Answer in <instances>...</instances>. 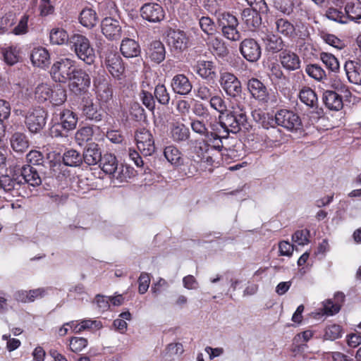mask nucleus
<instances>
[{"label":"nucleus","mask_w":361,"mask_h":361,"mask_svg":"<svg viewBox=\"0 0 361 361\" xmlns=\"http://www.w3.org/2000/svg\"><path fill=\"white\" fill-rule=\"evenodd\" d=\"M215 132L208 133L205 140L196 141L193 152L199 159L197 161L204 171L212 172L213 168L219 164L222 155L228 156L233 159L239 158L235 154L233 149L226 150V154L221 152L223 149L222 139L226 136L221 135V130L219 128H213Z\"/></svg>","instance_id":"obj_1"},{"label":"nucleus","mask_w":361,"mask_h":361,"mask_svg":"<svg viewBox=\"0 0 361 361\" xmlns=\"http://www.w3.org/2000/svg\"><path fill=\"white\" fill-rule=\"evenodd\" d=\"M70 47L78 59L86 64L91 65L94 62L96 58L94 49L85 35L73 34L70 37Z\"/></svg>","instance_id":"obj_2"},{"label":"nucleus","mask_w":361,"mask_h":361,"mask_svg":"<svg viewBox=\"0 0 361 361\" xmlns=\"http://www.w3.org/2000/svg\"><path fill=\"white\" fill-rule=\"evenodd\" d=\"M29 16L24 13L17 19L13 13H7L0 18V32L14 35H25L28 32Z\"/></svg>","instance_id":"obj_3"},{"label":"nucleus","mask_w":361,"mask_h":361,"mask_svg":"<svg viewBox=\"0 0 361 361\" xmlns=\"http://www.w3.org/2000/svg\"><path fill=\"white\" fill-rule=\"evenodd\" d=\"M75 68V61L68 58H61L54 61L50 74L53 80L60 83H66L71 78Z\"/></svg>","instance_id":"obj_4"},{"label":"nucleus","mask_w":361,"mask_h":361,"mask_svg":"<svg viewBox=\"0 0 361 361\" xmlns=\"http://www.w3.org/2000/svg\"><path fill=\"white\" fill-rule=\"evenodd\" d=\"M268 119L271 123L280 126L289 131L297 130L302 126L300 116L288 109H280L276 113L274 118L268 116Z\"/></svg>","instance_id":"obj_5"},{"label":"nucleus","mask_w":361,"mask_h":361,"mask_svg":"<svg viewBox=\"0 0 361 361\" xmlns=\"http://www.w3.org/2000/svg\"><path fill=\"white\" fill-rule=\"evenodd\" d=\"M68 81L69 90L75 95L86 92L91 84L90 76L82 68H75Z\"/></svg>","instance_id":"obj_6"},{"label":"nucleus","mask_w":361,"mask_h":361,"mask_svg":"<svg viewBox=\"0 0 361 361\" xmlns=\"http://www.w3.org/2000/svg\"><path fill=\"white\" fill-rule=\"evenodd\" d=\"M47 113L40 107L29 109L25 115V123L32 133L39 132L46 124Z\"/></svg>","instance_id":"obj_7"},{"label":"nucleus","mask_w":361,"mask_h":361,"mask_svg":"<svg viewBox=\"0 0 361 361\" xmlns=\"http://www.w3.org/2000/svg\"><path fill=\"white\" fill-rule=\"evenodd\" d=\"M166 38L168 46L174 52H183L190 44L187 34L180 30L169 29L166 32Z\"/></svg>","instance_id":"obj_8"},{"label":"nucleus","mask_w":361,"mask_h":361,"mask_svg":"<svg viewBox=\"0 0 361 361\" xmlns=\"http://www.w3.org/2000/svg\"><path fill=\"white\" fill-rule=\"evenodd\" d=\"M247 118V115L234 114L230 113L219 123L216 124V127L223 130V133H238L242 127L246 128Z\"/></svg>","instance_id":"obj_9"},{"label":"nucleus","mask_w":361,"mask_h":361,"mask_svg":"<svg viewBox=\"0 0 361 361\" xmlns=\"http://www.w3.org/2000/svg\"><path fill=\"white\" fill-rule=\"evenodd\" d=\"M219 83L223 90L229 97L235 98L241 94V82L234 74L229 72L221 73Z\"/></svg>","instance_id":"obj_10"},{"label":"nucleus","mask_w":361,"mask_h":361,"mask_svg":"<svg viewBox=\"0 0 361 361\" xmlns=\"http://www.w3.org/2000/svg\"><path fill=\"white\" fill-rule=\"evenodd\" d=\"M135 138L138 149L144 156H150L154 152V141L149 130L145 128H138Z\"/></svg>","instance_id":"obj_11"},{"label":"nucleus","mask_w":361,"mask_h":361,"mask_svg":"<svg viewBox=\"0 0 361 361\" xmlns=\"http://www.w3.org/2000/svg\"><path fill=\"white\" fill-rule=\"evenodd\" d=\"M247 88L251 97L259 104H266L270 101V95L267 87L259 79L255 78L249 79Z\"/></svg>","instance_id":"obj_12"},{"label":"nucleus","mask_w":361,"mask_h":361,"mask_svg":"<svg viewBox=\"0 0 361 361\" xmlns=\"http://www.w3.org/2000/svg\"><path fill=\"white\" fill-rule=\"evenodd\" d=\"M239 51L243 58L249 62H257L262 55L261 47L252 38L243 39L240 44Z\"/></svg>","instance_id":"obj_13"},{"label":"nucleus","mask_w":361,"mask_h":361,"mask_svg":"<svg viewBox=\"0 0 361 361\" xmlns=\"http://www.w3.org/2000/svg\"><path fill=\"white\" fill-rule=\"evenodd\" d=\"M141 16L150 23H159L165 18L162 6L157 3L145 4L140 9Z\"/></svg>","instance_id":"obj_14"},{"label":"nucleus","mask_w":361,"mask_h":361,"mask_svg":"<svg viewBox=\"0 0 361 361\" xmlns=\"http://www.w3.org/2000/svg\"><path fill=\"white\" fill-rule=\"evenodd\" d=\"M94 86L97 98L102 103H108L113 98V90L110 82L102 75L97 78L94 81Z\"/></svg>","instance_id":"obj_15"},{"label":"nucleus","mask_w":361,"mask_h":361,"mask_svg":"<svg viewBox=\"0 0 361 361\" xmlns=\"http://www.w3.org/2000/svg\"><path fill=\"white\" fill-rule=\"evenodd\" d=\"M104 63L110 74L116 79H120L124 72L122 59L115 51H108L105 55Z\"/></svg>","instance_id":"obj_16"},{"label":"nucleus","mask_w":361,"mask_h":361,"mask_svg":"<svg viewBox=\"0 0 361 361\" xmlns=\"http://www.w3.org/2000/svg\"><path fill=\"white\" fill-rule=\"evenodd\" d=\"M103 35L110 40H117L121 37L122 30L119 22L112 18H105L101 23Z\"/></svg>","instance_id":"obj_17"},{"label":"nucleus","mask_w":361,"mask_h":361,"mask_svg":"<svg viewBox=\"0 0 361 361\" xmlns=\"http://www.w3.org/2000/svg\"><path fill=\"white\" fill-rule=\"evenodd\" d=\"M345 295L341 292H338L334 295V302L331 299H328L323 302V308L320 312H315V317H320L324 314L334 315L338 313L342 303L344 302Z\"/></svg>","instance_id":"obj_18"},{"label":"nucleus","mask_w":361,"mask_h":361,"mask_svg":"<svg viewBox=\"0 0 361 361\" xmlns=\"http://www.w3.org/2000/svg\"><path fill=\"white\" fill-rule=\"evenodd\" d=\"M171 87L175 94L185 96L191 92L192 85L185 74L178 73L173 77Z\"/></svg>","instance_id":"obj_19"},{"label":"nucleus","mask_w":361,"mask_h":361,"mask_svg":"<svg viewBox=\"0 0 361 361\" xmlns=\"http://www.w3.org/2000/svg\"><path fill=\"white\" fill-rule=\"evenodd\" d=\"M259 37L268 51L275 54L283 50L284 42L279 36L272 32L264 33L262 32L259 34Z\"/></svg>","instance_id":"obj_20"},{"label":"nucleus","mask_w":361,"mask_h":361,"mask_svg":"<svg viewBox=\"0 0 361 361\" xmlns=\"http://www.w3.org/2000/svg\"><path fill=\"white\" fill-rule=\"evenodd\" d=\"M196 73L202 79L212 80L216 77V68L211 61L199 60L195 66Z\"/></svg>","instance_id":"obj_21"},{"label":"nucleus","mask_w":361,"mask_h":361,"mask_svg":"<svg viewBox=\"0 0 361 361\" xmlns=\"http://www.w3.org/2000/svg\"><path fill=\"white\" fill-rule=\"evenodd\" d=\"M20 185L27 183L31 186H38L42 183V179L37 171L30 165L23 166L21 174L18 176Z\"/></svg>","instance_id":"obj_22"},{"label":"nucleus","mask_w":361,"mask_h":361,"mask_svg":"<svg viewBox=\"0 0 361 361\" xmlns=\"http://www.w3.org/2000/svg\"><path fill=\"white\" fill-rule=\"evenodd\" d=\"M279 59L282 66L288 71H295L300 67L299 56L290 50H283L279 54Z\"/></svg>","instance_id":"obj_23"},{"label":"nucleus","mask_w":361,"mask_h":361,"mask_svg":"<svg viewBox=\"0 0 361 361\" xmlns=\"http://www.w3.org/2000/svg\"><path fill=\"white\" fill-rule=\"evenodd\" d=\"M30 59L35 66L44 68L50 63V55L48 50L42 47H37L32 50Z\"/></svg>","instance_id":"obj_24"},{"label":"nucleus","mask_w":361,"mask_h":361,"mask_svg":"<svg viewBox=\"0 0 361 361\" xmlns=\"http://www.w3.org/2000/svg\"><path fill=\"white\" fill-rule=\"evenodd\" d=\"M82 111L83 115L89 120L100 121L102 119V114L100 109L94 104L93 100L91 99H82Z\"/></svg>","instance_id":"obj_25"},{"label":"nucleus","mask_w":361,"mask_h":361,"mask_svg":"<svg viewBox=\"0 0 361 361\" xmlns=\"http://www.w3.org/2000/svg\"><path fill=\"white\" fill-rule=\"evenodd\" d=\"M1 54L4 61L13 66L17 63L21 59V49L18 45H7L1 48Z\"/></svg>","instance_id":"obj_26"},{"label":"nucleus","mask_w":361,"mask_h":361,"mask_svg":"<svg viewBox=\"0 0 361 361\" xmlns=\"http://www.w3.org/2000/svg\"><path fill=\"white\" fill-rule=\"evenodd\" d=\"M322 101L325 106L331 111H338L343 106L342 97L331 90H326L324 92Z\"/></svg>","instance_id":"obj_27"},{"label":"nucleus","mask_w":361,"mask_h":361,"mask_svg":"<svg viewBox=\"0 0 361 361\" xmlns=\"http://www.w3.org/2000/svg\"><path fill=\"white\" fill-rule=\"evenodd\" d=\"M99 166L105 173L114 175V177L118 178V176L116 175L118 168V161L114 154L106 153L102 155L99 161Z\"/></svg>","instance_id":"obj_28"},{"label":"nucleus","mask_w":361,"mask_h":361,"mask_svg":"<svg viewBox=\"0 0 361 361\" xmlns=\"http://www.w3.org/2000/svg\"><path fill=\"white\" fill-rule=\"evenodd\" d=\"M259 11L255 9L245 8L242 13V19L247 27L254 30L261 24Z\"/></svg>","instance_id":"obj_29"},{"label":"nucleus","mask_w":361,"mask_h":361,"mask_svg":"<svg viewBox=\"0 0 361 361\" xmlns=\"http://www.w3.org/2000/svg\"><path fill=\"white\" fill-rule=\"evenodd\" d=\"M344 68L350 82L361 85V67L358 63L353 61H346Z\"/></svg>","instance_id":"obj_30"},{"label":"nucleus","mask_w":361,"mask_h":361,"mask_svg":"<svg viewBox=\"0 0 361 361\" xmlns=\"http://www.w3.org/2000/svg\"><path fill=\"white\" fill-rule=\"evenodd\" d=\"M147 54L152 61L159 63L165 59V47L161 42L154 41L149 44Z\"/></svg>","instance_id":"obj_31"},{"label":"nucleus","mask_w":361,"mask_h":361,"mask_svg":"<svg viewBox=\"0 0 361 361\" xmlns=\"http://www.w3.org/2000/svg\"><path fill=\"white\" fill-rule=\"evenodd\" d=\"M120 50L126 58H133L137 56L140 53L138 43L134 39L126 38L122 40Z\"/></svg>","instance_id":"obj_32"},{"label":"nucleus","mask_w":361,"mask_h":361,"mask_svg":"<svg viewBox=\"0 0 361 361\" xmlns=\"http://www.w3.org/2000/svg\"><path fill=\"white\" fill-rule=\"evenodd\" d=\"M59 123L61 128L66 131L74 130L78 123V116L69 109H63L60 113Z\"/></svg>","instance_id":"obj_33"},{"label":"nucleus","mask_w":361,"mask_h":361,"mask_svg":"<svg viewBox=\"0 0 361 361\" xmlns=\"http://www.w3.org/2000/svg\"><path fill=\"white\" fill-rule=\"evenodd\" d=\"M102 156V155L98 145L95 143H91L89 147L84 151L82 158L83 159L85 164L89 166H92L99 162Z\"/></svg>","instance_id":"obj_34"},{"label":"nucleus","mask_w":361,"mask_h":361,"mask_svg":"<svg viewBox=\"0 0 361 361\" xmlns=\"http://www.w3.org/2000/svg\"><path fill=\"white\" fill-rule=\"evenodd\" d=\"M69 324L73 325V332L75 334H79L83 331L92 329H99L102 326L101 322L90 319L80 321H71Z\"/></svg>","instance_id":"obj_35"},{"label":"nucleus","mask_w":361,"mask_h":361,"mask_svg":"<svg viewBox=\"0 0 361 361\" xmlns=\"http://www.w3.org/2000/svg\"><path fill=\"white\" fill-rule=\"evenodd\" d=\"M10 144L15 152H23L29 147V140L23 133L16 132L10 138Z\"/></svg>","instance_id":"obj_36"},{"label":"nucleus","mask_w":361,"mask_h":361,"mask_svg":"<svg viewBox=\"0 0 361 361\" xmlns=\"http://www.w3.org/2000/svg\"><path fill=\"white\" fill-rule=\"evenodd\" d=\"M276 30L279 34L288 38H293L295 28L293 23L286 18H278L275 21Z\"/></svg>","instance_id":"obj_37"},{"label":"nucleus","mask_w":361,"mask_h":361,"mask_svg":"<svg viewBox=\"0 0 361 361\" xmlns=\"http://www.w3.org/2000/svg\"><path fill=\"white\" fill-rule=\"evenodd\" d=\"M299 99L302 103L309 107H317V95L316 92L309 87H304L300 90L299 92Z\"/></svg>","instance_id":"obj_38"},{"label":"nucleus","mask_w":361,"mask_h":361,"mask_svg":"<svg viewBox=\"0 0 361 361\" xmlns=\"http://www.w3.org/2000/svg\"><path fill=\"white\" fill-rule=\"evenodd\" d=\"M171 135L174 142H184L189 139L190 130L183 123H174L171 128Z\"/></svg>","instance_id":"obj_39"},{"label":"nucleus","mask_w":361,"mask_h":361,"mask_svg":"<svg viewBox=\"0 0 361 361\" xmlns=\"http://www.w3.org/2000/svg\"><path fill=\"white\" fill-rule=\"evenodd\" d=\"M97 15L92 8H85L80 13L79 21L85 27H93L97 24Z\"/></svg>","instance_id":"obj_40"},{"label":"nucleus","mask_w":361,"mask_h":361,"mask_svg":"<svg viewBox=\"0 0 361 361\" xmlns=\"http://www.w3.org/2000/svg\"><path fill=\"white\" fill-rule=\"evenodd\" d=\"M345 11L347 16V23L348 20L357 22L361 18V2H348L345 5Z\"/></svg>","instance_id":"obj_41"},{"label":"nucleus","mask_w":361,"mask_h":361,"mask_svg":"<svg viewBox=\"0 0 361 361\" xmlns=\"http://www.w3.org/2000/svg\"><path fill=\"white\" fill-rule=\"evenodd\" d=\"M183 346L180 343H172L167 345L164 354L166 361H175L178 360L183 353Z\"/></svg>","instance_id":"obj_42"},{"label":"nucleus","mask_w":361,"mask_h":361,"mask_svg":"<svg viewBox=\"0 0 361 361\" xmlns=\"http://www.w3.org/2000/svg\"><path fill=\"white\" fill-rule=\"evenodd\" d=\"M164 154L169 162L174 166H180L183 164L181 152L174 146H168L164 149Z\"/></svg>","instance_id":"obj_43"},{"label":"nucleus","mask_w":361,"mask_h":361,"mask_svg":"<svg viewBox=\"0 0 361 361\" xmlns=\"http://www.w3.org/2000/svg\"><path fill=\"white\" fill-rule=\"evenodd\" d=\"M49 39L51 44L58 45L64 44L68 40L70 41L66 30L61 27L51 29L49 33Z\"/></svg>","instance_id":"obj_44"},{"label":"nucleus","mask_w":361,"mask_h":361,"mask_svg":"<svg viewBox=\"0 0 361 361\" xmlns=\"http://www.w3.org/2000/svg\"><path fill=\"white\" fill-rule=\"evenodd\" d=\"M51 95V86L47 83L39 84L35 90V98L39 103L49 101Z\"/></svg>","instance_id":"obj_45"},{"label":"nucleus","mask_w":361,"mask_h":361,"mask_svg":"<svg viewBox=\"0 0 361 361\" xmlns=\"http://www.w3.org/2000/svg\"><path fill=\"white\" fill-rule=\"evenodd\" d=\"M63 161L66 166H78L82 163V158L78 151L75 149H69L63 154Z\"/></svg>","instance_id":"obj_46"},{"label":"nucleus","mask_w":361,"mask_h":361,"mask_svg":"<svg viewBox=\"0 0 361 361\" xmlns=\"http://www.w3.org/2000/svg\"><path fill=\"white\" fill-rule=\"evenodd\" d=\"M94 128L92 126L82 127L75 133V140L79 145H82L92 140Z\"/></svg>","instance_id":"obj_47"},{"label":"nucleus","mask_w":361,"mask_h":361,"mask_svg":"<svg viewBox=\"0 0 361 361\" xmlns=\"http://www.w3.org/2000/svg\"><path fill=\"white\" fill-rule=\"evenodd\" d=\"M66 92L61 86H56L54 89L51 88V95L49 97V102L54 106L63 104L66 100Z\"/></svg>","instance_id":"obj_48"},{"label":"nucleus","mask_w":361,"mask_h":361,"mask_svg":"<svg viewBox=\"0 0 361 361\" xmlns=\"http://www.w3.org/2000/svg\"><path fill=\"white\" fill-rule=\"evenodd\" d=\"M263 118H264V119L266 118L265 114L263 115ZM272 124L273 123H271V121L269 119L267 121H266L265 120H264L262 121V126L264 128H267L269 130V126H271V128L269 130V137H268V138L270 140V141L272 142H281V138H282V131L279 128L273 126Z\"/></svg>","instance_id":"obj_49"},{"label":"nucleus","mask_w":361,"mask_h":361,"mask_svg":"<svg viewBox=\"0 0 361 361\" xmlns=\"http://www.w3.org/2000/svg\"><path fill=\"white\" fill-rule=\"evenodd\" d=\"M326 17L336 23L345 24L347 23V16L345 12L343 13L341 8L338 9L334 7H329L325 13Z\"/></svg>","instance_id":"obj_50"},{"label":"nucleus","mask_w":361,"mask_h":361,"mask_svg":"<svg viewBox=\"0 0 361 361\" xmlns=\"http://www.w3.org/2000/svg\"><path fill=\"white\" fill-rule=\"evenodd\" d=\"M20 185V180L18 176L12 178L8 175L0 176V189L5 191H11Z\"/></svg>","instance_id":"obj_51"},{"label":"nucleus","mask_w":361,"mask_h":361,"mask_svg":"<svg viewBox=\"0 0 361 361\" xmlns=\"http://www.w3.org/2000/svg\"><path fill=\"white\" fill-rule=\"evenodd\" d=\"M305 72L310 77L317 81L322 80L326 78V76L323 68L317 64L307 65L305 68Z\"/></svg>","instance_id":"obj_52"},{"label":"nucleus","mask_w":361,"mask_h":361,"mask_svg":"<svg viewBox=\"0 0 361 361\" xmlns=\"http://www.w3.org/2000/svg\"><path fill=\"white\" fill-rule=\"evenodd\" d=\"M320 59L325 64L326 67L333 72H336L339 69V63L338 59L331 54L322 53Z\"/></svg>","instance_id":"obj_53"},{"label":"nucleus","mask_w":361,"mask_h":361,"mask_svg":"<svg viewBox=\"0 0 361 361\" xmlns=\"http://www.w3.org/2000/svg\"><path fill=\"white\" fill-rule=\"evenodd\" d=\"M213 92L212 87L205 84H199L194 90L195 97L201 100H209L214 95Z\"/></svg>","instance_id":"obj_54"},{"label":"nucleus","mask_w":361,"mask_h":361,"mask_svg":"<svg viewBox=\"0 0 361 361\" xmlns=\"http://www.w3.org/2000/svg\"><path fill=\"white\" fill-rule=\"evenodd\" d=\"M154 96L157 101L164 105L169 104L170 95L164 85H157L154 90Z\"/></svg>","instance_id":"obj_55"},{"label":"nucleus","mask_w":361,"mask_h":361,"mask_svg":"<svg viewBox=\"0 0 361 361\" xmlns=\"http://www.w3.org/2000/svg\"><path fill=\"white\" fill-rule=\"evenodd\" d=\"M219 25L223 27L238 25V21L235 16L229 13H220L218 16Z\"/></svg>","instance_id":"obj_56"},{"label":"nucleus","mask_w":361,"mask_h":361,"mask_svg":"<svg viewBox=\"0 0 361 361\" xmlns=\"http://www.w3.org/2000/svg\"><path fill=\"white\" fill-rule=\"evenodd\" d=\"M342 336V329L337 324H331L326 327L324 338L327 340L334 341Z\"/></svg>","instance_id":"obj_57"},{"label":"nucleus","mask_w":361,"mask_h":361,"mask_svg":"<svg viewBox=\"0 0 361 361\" xmlns=\"http://www.w3.org/2000/svg\"><path fill=\"white\" fill-rule=\"evenodd\" d=\"M244 99L242 98L241 94L235 98H232L231 100V113L234 114L246 115L245 106Z\"/></svg>","instance_id":"obj_58"},{"label":"nucleus","mask_w":361,"mask_h":361,"mask_svg":"<svg viewBox=\"0 0 361 361\" xmlns=\"http://www.w3.org/2000/svg\"><path fill=\"white\" fill-rule=\"evenodd\" d=\"M209 100L210 106L216 111L223 114L226 111V102L221 96L213 95Z\"/></svg>","instance_id":"obj_59"},{"label":"nucleus","mask_w":361,"mask_h":361,"mask_svg":"<svg viewBox=\"0 0 361 361\" xmlns=\"http://www.w3.org/2000/svg\"><path fill=\"white\" fill-rule=\"evenodd\" d=\"M310 231L307 229L297 231L292 235L293 242L299 245H305L309 243Z\"/></svg>","instance_id":"obj_60"},{"label":"nucleus","mask_w":361,"mask_h":361,"mask_svg":"<svg viewBox=\"0 0 361 361\" xmlns=\"http://www.w3.org/2000/svg\"><path fill=\"white\" fill-rule=\"evenodd\" d=\"M87 345L86 338L82 337H73L70 340V350L73 353L82 351Z\"/></svg>","instance_id":"obj_61"},{"label":"nucleus","mask_w":361,"mask_h":361,"mask_svg":"<svg viewBox=\"0 0 361 361\" xmlns=\"http://www.w3.org/2000/svg\"><path fill=\"white\" fill-rule=\"evenodd\" d=\"M200 26L202 30L207 35H213L215 32V24L213 20L207 16H203L200 19Z\"/></svg>","instance_id":"obj_62"},{"label":"nucleus","mask_w":361,"mask_h":361,"mask_svg":"<svg viewBox=\"0 0 361 361\" xmlns=\"http://www.w3.org/2000/svg\"><path fill=\"white\" fill-rule=\"evenodd\" d=\"M237 27L238 25H231L221 27L224 36L232 41L239 40L240 35L237 30Z\"/></svg>","instance_id":"obj_63"},{"label":"nucleus","mask_w":361,"mask_h":361,"mask_svg":"<svg viewBox=\"0 0 361 361\" xmlns=\"http://www.w3.org/2000/svg\"><path fill=\"white\" fill-rule=\"evenodd\" d=\"M140 99L142 104L150 111H153L155 107V102L152 94L146 91L142 90L140 94Z\"/></svg>","instance_id":"obj_64"}]
</instances>
